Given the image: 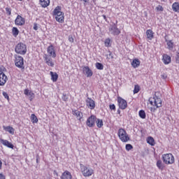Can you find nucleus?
<instances>
[{
  "label": "nucleus",
  "mask_w": 179,
  "mask_h": 179,
  "mask_svg": "<svg viewBox=\"0 0 179 179\" xmlns=\"http://www.w3.org/2000/svg\"><path fill=\"white\" fill-rule=\"evenodd\" d=\"M69 41L70 43H73L74 39H73V37H72V36H69Z\"/></svg>",
  "instance_id": "nucleus-45"
},
{
  "label": "nucleus",
  "mask_w": 179,
  "mask_h": 179,
  "mask_svg": "<svg viewBox=\"0 0 179 179\" xmlns=\"http://www.w3.org/2000/svg\"><path fill=\"white\" fill-rule=\"evenodd\" d=\"M3 129H5V131H6L7 132H9V134H10L11 135H13L15 134V129H13V127H10V126H8V127H3Z\"/></svg>",
  "instance_id": "nucleus-24"
},
{
  "label": "nucleus",
  "mask_w": 179,
  "mask_h": 179,
  "mask_svg": "<svg viewBox=\"0 0 179 179\" xmlns=\"http://www.w3.org/2000/svg\"><path fill=\"white\" fill-rule=\"evenodd\" d=\"M87 106L90 110H94L96 108V102L92 98H87L86 100Z\"/></svg>",
  "instance_id": "nucleus-14"
},
{
  "label": "nucleus",
  "mask_w": 179,
  "mask_h": 179,
  "mask_svg": "<svg viewBox=\"0 0 179 179\" xmlns=\"http://www.w3.org/2000/svg\"><path fill=\"white\" fill-rule=\"evenodd\" d=\"M172 9L173 12H176L177 13H179V3L175 2L172 4Z\"/></svg>",
  "instance_id": "nucleus-25"
},
{
  "label": "nucleus",
  "mask_w": 179,
  "mask_h": 179,
  "mask_svg": "<svg viewBox=\"0 0 179 179\" xmlns=\"http://www.w3.org/2000/svg\"><path fill=\"white\" fill-rule=\"evenodd\" d=\"M39 2L42 8H47V6H50V0H40Z\"/></svg>",
  "instance_id": "nucleus-23"
},
{
  "label": "nucleus",
  "mask_w": 179,
  "mask_h": 179,
  "mask_svg": "<svg viewBox=\"0 0 179 179\" xmlns=\"http://www.w3.org/2000/svg\"><path fill=\"white\" fill-rule=\"evenodd\" d=\"M51 80L52 82H57L58 80V74L57 73H54L50 71Z\"/></svg>",
  "instance_id": "nucleus-29"
},
{
  "label": "nucleus",
  "mask_w": 179,
  "mask_h": 179,
  "mask_svg": "<svg viewBox=\"0 0 179 179\" xmlns=\"http://www.w3.org/2000/svg\"><path fill=\"white\" fill-rule=\"evenodd\" d=\"M176 61L177 64H179V50L176 52Z\"/></svg>",
  "instance_id": "nucleus-43"
},
{
  "label": "nucleus",
  "mask_w": 179,
  "mask_h": 179,
  "mask_svg": "<svg viewBox=\"0 0 179 179\" xmlns=\"http://www.w3.org/2000/svg\"><path fill=\"white\" fill-rule=\"evenodd\" d=\"M166 45L169 51H173L174 49V42L172 40H166Z\"/></svg>",
  "instance_id": "nucleus-20"
},
{
  "label": "nucleus",
  "mask_w": 179,
  "mask_h": 179,
  "mask_svg": "<svg viewBox=\"0 0 179 179\" xmlns=\"http://www.w3.org/2000/svg\"><path fill=\"white\" fill-rule=\"evenodd\" d=\"M155 9L157 12H163V10H164V8H163V6H162L161 5L157 6Z\"/></svg>",
  "instance_id": "nucleus-39"
},
{
  "label": "nucleus",
  "mask_w": 179,
  "mask_h": 179,
  "mask_svg": "<svg viewBox=\"0 0 179 179\" xmlns=\"http://www.w3.org/2000/svg\"><path fill=\"white\" fill-rule=\"evenodd\" d=\"M109 57H110L112 59L113 58H114V57L113 56V53H111V52H109Z\"/></svg>",
  "instance_id": "nucleus-52"
},
{
  "label": "nucleus",
  "mask_w": 179,
  "mask_h": 179,
  "mask_svg": "<svg viewBox=\"0 0 179 179\" xmlns=\"http://www.w3.org/2000/svg\"><path fill=\"white\" fill-rule=\"evenodd\" d=\"M80 170L83 176L84 177H90L91 176H93L94 171L91 168H87V166L80 164Z\"/></svg>",
  "instance_id": "nucleus-6"
},
{
  "label": "nucleus",
  "mask_w": 179,
  "mask_h": 179,
  "mask_svg": "<svg viewBox=\"0 0 179 179\" xmlns=\"http://www.w3.org/2000/svg\"><path fill=\"white\" fill-rule=\"evenodd\" d=\"M3 96L4 99H6L8 101H9V95L8 94L7 92H3Z\"/></svg>",
  "instance_id": "nucleus-42"
},
{
  "label": "nucleus",
  "mask_w": 179,
  "mask_h": 179,
  "mask_svg": "<svg viewBox=\"0 0 179 179\" xmlns=\"http://www.w3.org/2000/svg\"><path fill=\"white\" fill-rule=\"evenodd\" d=\"M6 12L8 16H10V15H12V8H10L9 7H6Z\"/></svg>",
  "instance_id": "nucleus-38"
},
{
  "label": "nucleus",
  "mask_w": 179,
  "mask_h": 179,
  "mask_svg": "<svg viewBox=\"0 0 179 179\" xmlns=\"http://www.w3.org/2000/svg\"><path fill=\"white\" fill-rule=\"evenodd\" d=\"M24 94H25V96H29L30 100H33V99H34V93L27 89L24 90Z\"/></svg>",
  "instance_id": "nucleus-22"
},
{
  "label": "nucleus",
  "mask_w": 179,
  "mask_h": 179,
  "mask_svg": "<svg viewBox=\"0 0 179 179\" xmlns=\"http://www.w3.org/2000/svg\"><path fill=\"white\" fill-rule=\"evenodd\" d=\"M102 17L107 22V17L105 15H103Z\"/></svg>",
  "instance_id": "nucleus-53"
},
{
  "label": "nucleus",
  "mask_w": 179,
  "mask_h": 179,
  "mask_svg": "<svg viewBox=\"0 0 179 179\" xmlns=\"http://www.w3.org/2000/svg\"><path fill=\"white\" fill-rule=\"evenodd\" d=\"M117 114H121V110H120V109L117 110Z\"/></svg>",
  "instance_id": "nucleus-55"
},
{
  "label": "nucleus",
  "mask_w": 179,
  "mask_h": 179,
  "mask_svg": "<svg viewBox=\"0 0 179 179\" xmlns=\"http://www.w3.org/2000/svg\"><path fill=\"white\" fill-rule=\"evenodd\" d=\"M141 65V61L138 59H134L131 62V66L133 68H138Z\"/></svg>",
  "instance_id": "nucleus-26"
},
{
  "label": "nucleus",
  "mask_w": 179,
  "mask_h": 179,
  "mask_svg": "<svg viewBox=\"0 0 179 179\" xmlns=\"http://www.w3.org/2000/svg\"><path fill=\"white\" fill-rule=\"evenodd\" d=\"M138 115L140 118H142V120H145V118H146V113L143 110H139Z\"/></svg>",
  "instance_id": "nucleus-32"
},
{
  "label": "nucleus",
  "mask_w": 179,
  "mask_h": 179,
  "mask_svg": "<svg viewBox=\"0 0 179 179\" xmlns=\"http://www.w3.org/2000/svg\"><path fill=\"white\" fill-rule=\"evenodd\" d=\"M7 81L8 76L5 75V73L0 71V86H5Z\"/></svg>",
  "instance_id": "nucleus-15"
},
{
  "label": "nucleus",
  "mask_w": 179,
  "mask_h": 179,
  "mask_svg": "<svg viewBox=\"0 0 179 179\" xmlns=\"http://www.w3.org/2000/svg\"><path fill=\"white\" fill-rule=\"evenodd\" d=\"M60 179H72V174L69 171H65L60 177Z\"/></svg>",
  "instance_id": "nucleus-18"
},
{
  "label": "nucleus",
  "mask_w": 179,
  "mask_h": 179,
  "mask_svg": "<svg viewBox=\"0 0 179 179\" xmlns=\"http://www.w3.org/2000/svg\"><path fill=\"white\" fill-rule=\"evenodd\" d=\"M125 148H126V150H127V152H129V150H131V149H134V147L131 144H127Z\"/></svg>",
  "instance_id": "nucleus-40"
},
{
  "label": "nucleus",
  "mask_w": 179,
  "mask_h": 179,
  "mask_svg": "<svg viewBox=\"0 0 179 179\" xmlns=\"http://www.w3.org/2000/svg\"><path fill=\"white\" fill-rule=\"evenodd\" d=\"M0 142L3 145V146H6V148H9L10 149H13L14 148L13 144L8 141V140L0 139Z\"/></svg>",
  "instance_id": "nucleus-17"
},
{
  "label": "nucleus",
  "mask_w": 179,
  "mask_h": 179,
  "mask_svg": "<svg viewBox=\"0 0 179 179\" xmlns=\"http://www.w3.org/2000/svg\"><path fill=\"white\" fill-rule=\"evenodd\" d=\"M157 167L159 169V170H164V164H163V162H162V160H158L157 162Z\"/></svg>",
  "instance_id": "nucleus-31"
},
{
  "label": "nucleus",
  "mask_w": 179,
  "mask_h": 179,
  "mask_svg": "<svg viewBox=\"0 0 179 179\" xmlns=\"http://www.w3.org/2000/svg\"><path fill=\"white\" fill-rule=\"evenodd\" d=\"M162 62L164 64V65H169V64L171 62V57L166 54L163 55Z\"/></svg>",
  "instance_id": "nucleus-16"
},
{
  "label": "nucleus",
  "mask_w": 179,
  "mask_h": 179,
  "mask_svg": "<svg viewBox=\"0 0 179 179\" xmlns=\"http://www.w3.org/2000/svg\"><path fill=\"white\" fill-rule=\"evenodd\" d=\"M109 108H110V110H115V104H111V105H110V106H109Z\"/></svg>",
  "instance_id": "nucleus-44"
},
{
  "label": "nucleus",
  "mask_w": 179,
  "mask_h": 179,
  "mask_svg": "<svg viewBox=\"0 0 179 179\" xmlns=\"http://www.w3.org/2000/svg\"><path fill=\"white\" fill-rule=\"evenodd\" d=\"M84 2V6H86V3H89V0H81Z\"/></svg>",
  "instance_id": "nucleus-50"
},
{
  "label": "nucleus",
  "mask_w": 179,
  "mask_h": 179,
  "mask_svg": "<svg viewBox=\"0 0 179 179\" xmlns=\"http://www.w3.org/2000/svg\"><path fill=\"white\" fill-rule=\"evenodd\" d=\"M15 57V65L19 69H22V71H24V59L23 57L17 55H14Z\"/></svg>",
  "instance_id": "nucleus-3"
},
{
  "label": "nucleus",
  "mask_w": 179,
  "mask_h": 179,
  "mask_svg": "<svg viewBox=\"0 0 179 179\" xmlns=\"http://www.w3.org/2000/svg\"><path fill=\"white\" fill-rule=\"evenodd\" d=\"M154 34L155 33H153L152 29H148L146 31V36L148 40H153V37H155Z\"/></svg>",
  "instance_id": "nucleus-21"
},
{
  "label": "nucleus",
  "mask_w": 179,
  "mask_h": 179,
  "mask_svg": "<svg viewBox=\"0 0 179 179\" xmlns=\"http://www.w3.org/2000/svg\"><path fill=\"white\" fill-rule=\"evenodd\" d=\"M139 90H141V87L139 85H136L134 86V94H136V93H139Z\"/></svg>",
  "instance_id": "nucleus-37"
},
{
  "label": "nucleus",
  "mask_w": 179,
  "mask_h": 179,
  "mask_svg": "<svg viewBox=\"0 0 179 179\" xmlns=\"http://www.w3.org/2000/svg\"><path fill=\"white\" fill-rule=\"evenodd\" d=\"M161 78H162V79H167V75H166V74H162V75H161Z\"/></svg>",
  "instance_id": "nucleus-48"
},
{
  "label": "nucleus",
  "mask_w": 179,
  "mask_h": 179,
  "mask_svg": "<svg viewBox=\"0 0 179 179\" xmlns=\"http://www.w3.org/2000/svg\"><path fill=\"white\" fill-rule=\"evenodd\" d=\"M95 66L96 69H99V71H103V69H104V66H103V64L101 63L96 62Z\"/></svg>",
  "instance_id": "nucleus-34"
},
{
  "label": "nucleus",
  "mask_w": 179,
  "mask_h": 179,
  "mask_svg": "<svg viewBox=\"0 0 179 179\" xmlns=\"http://www.w3.org/2000/svg\"><path fill=\"white\" fill-rule=\"evenodd\" d=\"M26 23V20L23 18L21 15H17L15 20V24L16 26H23Z\"/></svg>",
  "instance_id": "nucleus-12"
},
{
  "label": "nucleus",
  "mask_w": 179,
  "mask_h": 179,
  "mask_svg": "<svg viewBox=\"0 0 179 179\" xmlns=\"http://www.w3.org/2000/svg\"><path fill=\"white\" fill-rule=\"evenodd\" d=\"M36 163H38V157H36Z\"/></svg>",
  "instance_id": "nucleus-56"
},
{
  "label": "nucleus",
  "mask_w": 179,
  "mask_h": 179,
  "mask_svg": "<svg viewBox=\"0 0 179 179\" xmlns=\"http://www.w3.org/2000/svg\"><path fill=\"white\" fill-rule=\"evenodd\" d=\"M34 30H38V26L37 25V23L34 24Z\"/></svg>",
  "instance_id": "nucleus-47"
},
{
  "label": "nucleus",
  "mask_w": 179,
  "mask_h": 179,
  "mask_svg": "<svg viewBox=\"0 0 179 179\" xmlns=\"http://www.w3.org/2000/svg\"><path fill=\"white\" fill-rule=\"evenodd\" d=\"M62 99L63 101H66L69 99V97L68 96V95H66V94H63Z\"/></svg>",
  "instance_id": "nucleus-41"
},
{
  "label": "nucleus",
  "mask_w": 179,
  "mask_h": 179,
  "mask_svg": "<svg viewBox=\"0 0 179 179\" xmlns=\"http://www.w3.org/2000/svg\"><path fill=\"white\" fill-rule=\"evenodd\" d=\"M45 61L47 65H48V66L54 67V63L52 62V59H51L50 56L45 55Z\"/></svg>",
  "instance_id": "nucleus-19"
},
{
  "label": "nucleus",
  "mask_w": 179,
  "mask_h": 179,
  "mask_svg": "<svg viewBox=\"0 0 179 179\" xmlns=\"http://www.w3.org/2000/svg\"><path fill=\"white\" fill-rule=\"evenodd\" d=\"M73 115H76V117H77V118H78V120H81L82 117H83V113H82V112H80L79 110L73 111Z\"/></svg>",
  "instance_id": "nucleus-27"
},
{
  "label": "nucleus",
  "mask_w": 179,
  "mask_h": 179,
  "mask_svg": "<svg viewBox=\"0 0 179 179\" xmlns=\"http://www.w3.org/2000/svg\"><path fill=\"white\" fill-rule=\"evenodd\" d=\"M47 52L49 55V57H52V58H55L57 57L55 49L52 45H50L48 47Z\"/></svg>",
  "instance_id": "nucleus-11"
},
{
  "label": "nucleus",
  "mask_w": 179,
  "mask_h": 179,
  "mask_svg": "<svg viewBox=\"0 0 179 179\" xmlns=\"http://www.w3.org/2000/svg\"><path fill=\"white\" fill-rule=\"evenodd\" d=\"M18 35L19 29H17V27H13V36H14V37H17Z\"/></svg>",
  "instance_id": "nucleus-35"
},
{
  "label": "nucleus",
  "mask_w": 179,
  "mask_h": 179,
  "mask_svg": "<svg viewBox=\"0 0 179 179\" xmlns=\"http://www.w3.org/2000/svg\"><path fill=\"white\" fill-rule=\"evenodd\" d=\"M147 143L150 145L151 146H155L156 145V143H155V138L152 136H149L147 138Z\"/></svg>",
  "instance_id": "nucleus-28"
},
{
  "label": "nucleus",
  "mask_w": 179,
  "mask_h": 179,
  "mask_svg": "<svg viewBox=\"0 0 179 179\" xmlns=\"http://www.w3.org/2000/svg\"><path fill=\"white\" fill-rule=\"evenodd\" d=\"M117 103L119 106V108L121 110H125L127 107H128V102L124 99H122L121 96L117 97Z\"/></svg>",
  "instance_id": "nucleus-9"
},
{
  "label": "nucleus",
  "mask_w": 179,
  "mask_h": 179,
  "mask_svg": "<svg viewBox=\"0 0 179 179\" xmlns=\"http://www.w3.org/2000/svg\"><path fill=\"white\" fill-rule=\"evenodd\" d=\"M0 179H6V178L5 177V175L0 173Z\"/></svg>",
  "instance_id": "nucleus-49"
},
{
  "label": "nucleus",
  "mask_w": 179,
  "mask_h": 179,
  "mask_svg": "<svg viewBox=\"0 0 179 179\" xmlns=\"http://www.w3.org/2000/svg\"><path fill=\"white\" fill-rule=\"evenodd\" d=\"M96 127L98 128H101V127H103V120L101 119H96Z\"/></svg>",
  "instance_id": "nucleus-33"
},
{
  "label": "nucleus",
  "mask_w": 179,
  "mask_h": 179,
  "mask_svg": "<svg viewBox=\"0 0 179 179\" xmlns=\"http://www.w3.org/2000/svg\"><path fill=\"white\" fill-rule=\"evenodd\" d=\"M117 135L122 142L127 143L129 141V136L124 129H119Z\"/></svg>",
  "instance_id": "nucleus-7"
},
{
  "label": "nucleus",
  "mask_w": 179,
  "mask_h": 179,
  "mask_svg": "<svg viewBox=\"0 0 179 179\" xmlns=\"http://www.w3.org/2000/svg\"><path fill=\"white\" fill-rule=\"evenodd\" d=\"M17 1H22V0H17Z\"/></svg>",
  "instance_id": "nucleus-57"
},
{
  "label": "nucleus",
  "mask_w": 179,
  "mask_h": 179,
  "mask_svg": "<svg viewBox=\"0 0 179 179\" xmlns=\"http://www.w3.org/2000/svg\"><path fill=\"white\" fill-rule=\"evenodd\" d=\"M53 174L54 176H56L57 177H58V172H57V171H54Z\"/></svg>",
  "instance_id": "nucleus-51"
},
{
  "label": "nucleus",
  "mask_w": 179,
  "mask_h": 179,
  "mask_svg": "<svg viewBox=\"0 0 179 179\" xmlns=\"http://www.w3.org/2000/svg\"><path fill=\"white\" fill-rule=\"evenodd\" d=\"M118 21L116 22H113L109 26V33L112 34V36H120L121 34V30L118 29Z\"/></svg>",
  "instance_id": "nucleus-2"
},
{
  "label": "nucleus",
  "mask_w": 179,
  "mask_h": 179,
  "mask_svg": "<svg viewBox=\"0 0 179 179\" xmlns=\"http://www.w3.org/2000/svg\"><path fill=\"white\" fill-rule=\"evenodd\" d=\"M162 160L165 164H173L174 163V156L172 154L162 155Z\"/></svg>",
  "instance_id": "nucleus-8"
},
{
  "label": "nucleus",
  "mask_w": 179,
  "mask_h": 179,
  "mask_svg": "<svg viewBox=\"0 0 179 179\" xmlns=\"http://www.w3.org/2000/svg\"><path fill=\"white\" fill-rule=\"evenodd\" d=\"M83 72L84 75H86L87 78H92L93 76V71L87 66H85L83 68Z\"/></svg>",
  "instance_id": "nucleus-13"
},
{
  "label": "nucleus",
  "mask_w": 179,
  "mask_h": 179,
  "mask_svg": "<svg viewBox=\"0 0 179 179\" xmlns=\"http://www.w3.org/2000/svg\"><path fill=\"white\" fill-rule=\"evenodd\" d=\"M31 121L32 124H37L38 122V119L37 118V116L34 113L31 115Z\"/></svg>",
  "instance_id": "nucleus-30"
},
{
  "label": "nucleus",
  "mask_w": 179,
  "mask_h": 179,
  "mask_svg": "<svg viewBox=\"0 0 179 179\" xmlns=\"http://www.w3.org/2000/svg\"><path fill=\"white\" fill-rule=\"evenodd\" d=\"M157 109V108L151 107L150 111H151V113H155Z\"/></svg>",
  "instance_id": "nucleus-46"
},
{
  "label": "nucleus",
  "mask_w": 179,
  "mask_h": 179,
  "mask_svg": "<svg viewBox=\"0 0 179 179\" xmlns=\"http://www.w3.org/2000/svg\"><path fill=\"white\" fill-rule=\"evenodd\" d=\"M2 169V161L0 160V170Z\"/></svg>",
  "instance_id": "nucleus-54"
},
{
  "label": "nucleus",
  "mask_w": 179,
  "mask_h": 179,
  "mask_svg": "<svg viewBox=\"0 0 179 179\" xmlns=\"http://www.w3.org/2000/svg\"><path fill=\"white\" fill-rule=\"evenodd\" d=\"M15 51L17 54L24 55H26V52H27V47L26 46V44L23 43H19L16 45Z\"/></svg>",
  "instance_id": "nucleus-4"
},
{
  "label": "nucleus",
  "mask_w": 179,
  "mask_h": 179,
  "mask_svg": "<svg viewBox=\"0 0 179 179\" xmlns=\"http://www.w3.org/2000/svg\"><path fill=\"white\" fill-rule=\"evenodd\" d=\"M96 120H97V117L94 115H91L89 117L86 121V124L90 128H92V127H94V124L96 122Z\"/></svg>",
  "instance_id": "nucleus-10"
},
{
  "label": "nucleus",
  "mask_w": 179,
  "mask_h": 179,
  "mask_svg": "<svg viewBox=\"0 0 179 179\" xmlns=\"http://www.w3.org/2000/svg\"><path fill=\"white\" fill-rule=\"evenodd\" d=\"M148 101L151 106H155L157 108H160L162 107V99L159 98V96L155 95L154 97H150L148 99Z\"/></svg>",
  "instance_id": "nucleus-5"
},
{
  "label": "nucleus",
  "mask_w": 179,
  "mask_h": 179,
  "mask_svg": "<svg viewBox=\"0 0 179 179\" xmlns=\"http://www.w3.org/2000/svg\"><path fill=\"white\" fill-rule=\"evenodd\" d=\"M105 47H110L111 46V40L110 38H106L104 42Z\"/></svg>",
  "instance_id": "nucleus-36"
},
{
  "label": "nucleus",
  "mask_w": 179,
  "mask_h": 179,
  "mask_svg": "<svg viewBox=\"0 0 179 179\" xmlns=\"http://www.w3.org/2000/svg\"><path fill=\"white\" fill-rule=\"evenodd\" d=\"M62 8L59 6H56L52 12V15L55 16L56 20L59 23H64L65 20V14L62 12Z\"/></svg>",
  "instance_id": "nucleus-1"
}]
</instances>
